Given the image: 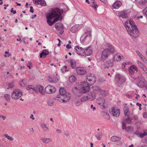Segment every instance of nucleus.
Returning a JSON list of instances; mask_svg holds the SVG:
<instances>
[{"instance_id": "obj_1", "label": "nucleus", "mask_w": 147, "mask_h": 147, "mask_svg": "<svg viewBox=\"0 0 147 147\" xmlns=\"http://www.w3.org/2000/svg\"><path fill=\"white\" fill-rule=\"evenodd\" d=\"M62 11L59 8L52 9L51 11L46 15L47 22L50 26L59 20Z\"/></svg>"}, {"instance_id": "obj_2", "label": "nucleus", "mask_w": 147, "mask_h": 147, "mask_svg": "<svg viewBox=\"0 0 147 147\" xmlns=\"http://www.w3.org/2000/svg\"><path fill=\"white\" fill-rule=\"evenodd\" d=\"M125 26L130 35L135 38L139 36V30L132 20H127L125 23Z\"/></svg>"}, {"instance_id": "obj_3", "label": "nucleus", "mask_w": 147, "mask_h": 147, "mask_svg": "<svg viewBox=\"0 0 147 147\" xmlns=\"http://www.w3.org/2000/svg\"><path fill=\"white\" fill-rule=\"evenodd\" d=\"M74 50L77 54L84 57L90 56L92 54L93 52L91 46H90L88 47H82L78 45L75 47Z\"/></svg>"}, {"instance_id": "obj_4", "label": "nucleus", "mask_w": 147, "mask_h": 147, "mask_svg": "<svg viewBox=\"0 0 147 147\" xmlns=\"http://www.w3.org/2000/svg\"><path fill=\"white\" fill-rule=\"evenodd\" d=\"M105 49L102 51L101 57L105 59L108 57L114 51V48L109 43H106L105 45Z\"/></svg>"}, {"instance_id": "obj_5", "label": "nucleus", "mask_w": 147, "mask_h": 147, "mask_svg": "<svg viewBox=\"0 0 147 147\" xmlns=\"http://www.w3.org/2000/svg\"><path fill=\"white\" fill-rule=\"evenodd\" d=\"M89 85V84L85 82H81L78 86L80 92L82 93H85L89 91L90 87Z\"/></svg>"}, {"instance_id": "obj_6", "label": "nucleus", "mask_w": 147, "mask_h": 147, "mask_svg": "<svg viewBox=\"0 0 147 147\" xmlns=\"http://www.w3.org/2000/svg\"><path fill=\"white\" fill-rule=\"evenodd\" d=\"M23 95L22 92L19 89L17 88L14 90L11 94V98L16 100L19 98Z\"/></svg>"}, {"instance_id": "obj_7", "label": "nucleus", "mask_w": 147, "mask_h": 147, "mask_svg": "<svg viewBox=\"0 0 147 147\" xmlns=\"http://www.w3.org/2000/svg\"><path fill=\"white\" fill-rule=\"evenodd\" d=\"M53 99L56 100L58 102H59L61 103H65L68 102L69 99V96H67L66 97H64V96L60 95H58L57 96L53 98Z\"/></svg>"}, {"instance_id": "obj_8", "label": "nucleus", "mask_w": 147, "mask_h": 147, "mask_svg": "<svg viewBox=\"0 0 147 147\" xmlns=\"http://www.w3.org/2000/svg\"><path fill=\"white\" fill-rule=\"evenodd\" d=\"M86 82L89 84H94L96 81V78L94 75L91 74H88L86 76Z\"/></svg>"}, {"instance_id": "obj_9", "label": "nucleus", "mask_w": 147, "mask_h": 147, "mask_svg": "<svg viewBox=\"0 0 147 147\" xmlns=\"http://www.w3.org/2000/svg\"><path fill=\"white\" fill-rule=\"evenodd\" d=\"M45 90L47 94H51L54 93L56 89L53 86L48 85L45 87Z\"/></svg>"}, {"instance_id": "obj_10", "label": "nucleus", "mask_w": 147, "mask_h": 147, "mask_svg": "<svg viewBox=\"0 0 147 147\" xmlns=\"http://www.w3.org/2000/svg\"><path fill=\"white\" fill-rule=\"evenodd\" d=\"M76 70L77 74L79 75H84L87 73L86 70L83 67H78L76 68Z\"/></svg>"}, {"instance_id": "obj_11", "label": "nucleus", "mask_w": 147, "mask_h": 147, "mask_svg": "<svg viewBox=\"0 0 147 147\" xmlns=\"http://www.w3.org/2000/svg\"><path fill=\"white\" fill-rule=\"evenodd\" d=\"M115 78L117 82L120 84L125 82L126 80L124 76L120 75L119 74L116 75Z\"/></svg>"}, {"instance_id": "obj_12", "label": "nucleus", "mask_w": 147, "mask_h": 147, "mask_svg": "<svg viewBox=\"0 0 147 147\" xmlns=\"http://www.w3.org/2000/svg\"><path fill=\"white\" fill-rule=\"evenodd\" d=\"M59 92L60 95L64 96L66 97L67 96H69V99H70L71 97V94L68 92H67L65 89L63 88H61L59 89Z\"/></svg>"}, {"instance_id": "obj_13", "label": "nucleus", "mask_w": 147, "mask_h": 147, "mask_svg": "<svg viewBox=\"0 0 147 147\" xmlns=\"http://www.w3.org/2000/svg\"><path fill=\"white\" fill-rule=\"evenodd\" d=\"M110 112L113 116L117 117H118L120 114V110L115 108H113L110 111Z\"/></svg>"}, {"instance_id": "obj_14", "label": "nucleus", "mask_w": 147, "mask_h": 147, "mask_svg": "<svg viewBox=\"0 0 147 147\" xmlns=\"http://www.w3.org/2000/svg\"><path fill=\"white\" fill-rule=\"evenodd\" d=\"M34 91L36 92H39L42 95L45 94L43 87L40 85L37 86L35 88Z\"/></svg>"}, {"instance_id": "obj_15", "label": "nucleus", "mask_w": 147, "mask_h": 147, "mask_svg": "<svg viewBox=\"0 0 147 147\" xmlns=\"http://www.w3.org/2000/svg\"><path fill=\"white\" fill-rule=\"evenodd\" d=\"M82 27V25L76 24L72 27L71 29V31L73 33L76 32L80 30Z\"/></svg>"}, {"instance_id": "obj_16", "label": "nucleus", "mask_w": 147, "mask_h": 147, "mask_svg": "<svg viewBox=\"0 0 147 147\" xmlns=\"http://www.w3.org/2000/svg\"><path fill=\"white\" fill-rule=\"evenodd\" d=\"M87 96L88 98V101H90L95 99L96 94L94 92H89Z\"/></svg>"}, {"instance_id": "obj_17", "label": "nucleus", "mask_w": 147, "mask_h": 147, "mask_svg": "<svg viewBox=\"0 0 147 147\" xmlns=\"http://www.w3.org/2000/svg\"><path fill=\"white\" fill-rule=\"evenodd\" d=\"M130 74L131 76L134 75L135 71L137 72L138 71L137 67L134 65L131 66L128 69Z\"/></svg>"}, {"instance_id": "obj_18", "label": "nucleus", "mask_w": 147, "mask_h": 147, "mask_svg": "<svg viewBox=\"0 0 147 147\" xmlns=\"http://www.w3.org/2000/svg\"><path fill=\"white\" fill-rule=\"evenodd\" d=\"M105 100L102 97L98 98L96 100V102L98 104L102 106L103 107L105 108Z\"/></svg>"}, {"instance_id": "obj_19", "label": "nucleus", "mask_w": 147, "mask_h": 147, "mask_svg": "<svg viewBox=\"0 0 147 147\" xmlns=\"http://www.w3.org/2000/svg\"><path fill=\"white\" fill-rule=\"evenodd\" d=\"M114 61L113 60H109L107 61L104 64L105 68H108L109 67H111L114 64Z\"/></svg>"}, {"instance_id": "obj_20", "label": "nucleus", "mask_w": 147, "mask_h": 147, "mask_svg": "<svg viewBox=\"0 0 147 147\" xmlns=\"http://www.w3.org/2000/svg\"><path fill=\"white\" fill-rule=\"evenodd\" d=\"M117 14L119 17L121 18H126L128 17V15L125 11H118Z\"/></svg>"}, {"instance_id": "obj_21", "label": "nucleus", "mask_w": 147, "mask_h": 147, "mask_svg": "<svg viewBox=\"0 0 147 147\" xmlns=\"http://www.w3.org/2000/svg\"><path fill=\"white\" fill-rule=\"evenodd\" d=\"M123 56L120 54H115L114 56V61H119L123 59Z\"/></svg>"}, {"instance_id": "obj_22", "label": "nucleus", "mask_w": 147, "mask_h": 147, "mask_svg": "<svg viewBox=\"0 0 147 147\" xmlns=\"http://www.w3.org/2000/svg\"><path fill=\"white\" fill-rule=\"evenodd\" d=\"M121 3L120 1H117L115 2L113 5V7L114 9H118L121 5Z\"/></svg>"}, {"instance_id": "obj_23", "label": "nucleus", "mask_w": 147, "mask_h": 147, "mask_svg": "<svg viewBox=\"0 0 147 147\" xmlns=\"http://www.w3.org/2000/svg\"><path fill=\"white\" fill-rule=\"evenodd\" d=\"M55 28L57 30H61L63 28V25L61 23H57L55 24Z\"/></svg>"}, {"instance_id": "obj_24", "label": "nucleus", "mask_w": 147, "mask_h": 147, "mask_svg": "<svg viewBox=\"0 0 147 147\" xmlns=\"http://www.w3.org/2000/svg\"><path fill=\"white\" fill-rule=\"evenodd\" d=\"M41 140L42 142L46 144H48V143L51 142L52 141V139L50 138H41Z\"/></svg>"}, {"instance_id": "obj_25", "label": "nucleus", "mask_w": 147, "mask_h": 147, "mask_svg": "<svg viewBox=\"0 0 147 147\" xmlns=\"http://www.w3.org/2000/svg\"><path fill=\"white\" fill-rule=\"evenodd\" d=\"M121 139V137H118L116 136H113L111 138V140L113 142H117L120 140Z\"/></svg>"}, {"instance_id": "obj_26", "label": "nucleus", "mask_w": 147, "mask_h": 147, "mask_svg": "<svg viewBox=\"0 0 147 147\" xmlns=\"http://www.w3.org/2000/svg\"><path fill=\"white\" fill-rule=\"evenodd\" d=\"M76 80V77L73 75L70 76L69 78V80L70 82H73Z\"/></svg>"}, {"instance_id": "obj_27", "label": "nucleus", "mask_w": 147, "mask_h": 147, "mask_svg": "<svg viewBox=\"0 0 147 147\" xmlns=\"http://www.w3.org/2000/svg\"><path fill=\"white\" fill-rule=\"evenodd\" d=\"M71 66L73 69L76 66V62L74 59H71L69 61Z\"/></svg>"}, {"instance_id": "obj_28", "label": "nucleus", "mask_w": 147, "mask_h": 147, "mask_svg": "<svg viewBox=\"0 0 147 147\" xmlns=\"http://www.w3.org/2000/svg\"><path fill=\"white\" fill-rule=\"evenodd\" d=\"M91 6L93 7L95 11L97 10V5L96 3H95L94 0L92 1L91 3Z\"/></svg>"}, {"instance_id": "obj_29", "label": "nucleus", "mask_w": 147, "mask_h": 147, "mask_svg": "<svg viewBox=\"0 0 147 147\" xmlns=\"http://www.w3.org/2000/svg\"><path fill=\"white\" fill-rule=\"evenodd\" d=\"M137 85L141 88H142L144 87L145 86V83L142 80L138 82L137 84Z\"/></svg>"}, {"instance_id": "obj_30", "label": "nucleus", "mask_w": 147, "mask_h": 147, "mask_svg": "<svg viewBox=\"0 0 147 147\" xmlns=\"http://www.w3.org/2000/svg\"><path fill=\"white\" fill-rule=\"evenodd\" d=\"M41 126L44 131H46L47 130H49V128L47 126L46 124L44 123H42L41 124Z\"/></svg>"}, {"instance_id": "obj_31", "label": "nucleus", "mask_w": 147, "mask_h": 147, "mask_svg": "<svg viewBox=\"0 0 147 147\" xmlns=\"http://www.w3.org/2000/svg\"><path fill=\"white\" fill-rule=\"evenodd\" d=\"M4 136L9 141H13L14 140V138L13 137L9 136L7 134H4Z\"/></svg>"}, {"instance_id": "obj_32", "label": "nucleus", "mask_w": 147, "mask_h": 147, "mask_svg": "<svg viewBox=\"0 0 147 147\" xmlns=\"http://www.w3.org/2000/svg\"><path fill=\"white\" fill-rule=\"evenodd\" d=\"M87 100H88V99L87 96H83L80 99V101L82 102H84Z\"/></svg>"}, {"instance_id": "obj_33", "label": "nucleus", "mask_w": 147, "mask_h": 147, "mask_svg": "<svg viewBox=\"0 0 147 147\" xmlns=\"http://www.w3.org/2000/svg\"><path fill=\"white\" fill-rule=\"evenodd\" d=\"M81 101H80L79 100H76L74 102V104L77 107L80 106L81 104Z\"/></svg>"}, {"instance_id": "obj_34", "label": "nucleus", "mask_w": 147, "mask_h": 147, "mask_svg": "<svg viewBox=\"0 0 147 147\" xmlns=\"http://www.w3.org/2000/svg\"><path fill=\"white\" fill-rule=\"evenodd\" d=\"M123 121H125V123H129L131 122V119L129 118L128 116H127L126 117V118L124 119Z\"/></svg>"}, {"instance_id": "obj_35", "label": "nucleus", "mask_w": 147, "mask_h": 147, "mask_svg": "<svg viewBox=\"0 0 147 147\" xmlns=\"http://www.w3.org/2000/svg\"><path fill=\"white\" fill-rule=\"evenodd\" d=\"M84 35L85 36V39H86L87 37H89V38H90L91 36V32L88 31L85 33Z\"/></svg>"}, {"instance_id": "obj_36", "label": "nucleus", "mask_w": 147, "mask_h": 147, "mask_svg": "<svg viewBox=\"0 0 147 147\" xmlns=\"http://www.w3.org/2000/svg\"><path fill=\"white\" fill-rule=\"evenodd\" d=\"M141 138H143L144 136L147 135V130H145L143 133H140L139 134Z\"/></svg>"}, {"instance_id": "obj_37", "label": "nucleus", "mask_w": 147, "mask_h": 147, "mask_svg": "<svg viewBox=\"0 0 147 147\" xmlns=\"http://www.w3.org/2000/svg\"><path fill=\"white\" fill-rule=\"evenodd\" d=\"M136 62L138 66L142 69L145 66L143 64L139 61L137 60Z\"/></svg>"}, {"instance_id": "obj_38", "label": "nucleus", "mask_w": 147, "mask_h": 147, "mask_svg": "<svg viewBox=\"0 0 147 147\" xmlns=\"http://www.w3.org/2000/svg\"><path fill=\"white\" fill-rule=\"evenodd\" d=\"M4 97L5 100L8 102L10 101V96L8 94H5L4 95Z\"/></svg>"}, {"instance_id": "obj_39", "label": "nucleus", "mask_w": 147, "mask_h": 147, "mask_svg": "<svg viewBox=\"0 0 147 147\" xmlns=\"http://www.w3.org/2000/svg\"><path fill=\"white\" fill-rule=\"evenodd\" d=\"M133 128L131 126H128L126 127V131L128 132H131L133 131Z\"/></svg>"}, {"instance_id": "obj_40", "label": "nucleus", "mask_w": 147, "mask_h": 147, "mask_svg": "<svg viewBox=\"0 0 147 147\" xmlns=\"http://www.w3.org/2000/svg\"><path fill=\"white\" fill-rule=\"evenodd\" d=\"M61 71L63 73H65L68 71L69 69L67 68L66 66H64L61 69Z\"/></svg>"}, {"instance_id": "obj_41", "label": "nucleus", "mask_w": 147, "mask_h": 147, "mask_svg": "<svg viewBox=\"0 0 147 147\" xmlns=\"http://www.w3.org/2000/svg\"><path fill=\"white\" fill-rule=\"evenodd\" d=\"M35 88L32 85H30L26 87V89L28 90L32 89L34 91Z\"/></svg>"}, {"instance_id": "obj_42", "label": "nucleus", "mask_w": 147, "mask_h": 147, "mask_svg": "<svg viewBox=\"0 0 147 147\" xmlns=\"http://www.w3.org/2000/svg\"><path fill=\"white\" fill-rule=\"evenodd\" d=\"M14 84L13 82H12L8 84L9 87L7 88V89H8L10 88H12L14 87Z\"/></svg>"}, {"instance_id": "obj_43", "label": "nucleus", "mask_w": 147, "mask_h": 147, "mask_svg": "<svg viewBox=\"0 0 147 147\" xmlns=\"http://www.w3.org/2000/svg\"><path fill=\"white\" fill-rule=\"evenodd\" d=\"M39 4L42 6H45L46 5V3L44 0H40Z\"/></svg>"}, {"instance_id": "obj_44", "label": "nucleus", "mask_w": 147, "mask_h": 147, "mask_svg": "<svg viewBox=\"0 0 147 147\" xmlns=\"http://www.w3.org/2000/svg\"><path fill=\"white\" fill-rule=\"evenodd\" d=\"M124 113L126 117L128 116L129 115V110L128 109H125Z\"/></svg>"}, {"instance_id": "obj_45", "label": "nucleus", "mask_w": 147, "mask_h": 147, "mask_svg": "<svg viewBox=\"0 0 147 147\" xmlns=\"http://www.w3.org/2000/svg\"><path fill=\"white\" fill-rule=\"evenodd\" d=\"M48 80L50 82L52 83H54L57 82L56 79H52L50 77L49 78Z\"/></svg>"}, {"instance_id": "obj_46", "label": "nucleus", "mask_w": 147, "mask_h": 147, "mask_svg": "<svg viewBox=\"0 0 147 147\" xmlns=\"http://www.w3.org/2000/svg\"><path fill=\"white\" fill-rule=\"evenodd\" d=\"M131 63L130 61L126 62H123L122 63V67L123 69H124L125 67V65H129Z\"/></svg>"}, {"instance_id": "obj_47", "label": "nucleus", "mask_w": 147, "mask_h": 147, "mask_svg": "<svg viewBox=\"0 0 147 147\" xmlns=\"http://www.w3.org/2000/svg\"><path fill=\"white\" fill-rule=\"evenodd\" d=\"M102 133H99L97 135H96V137L97 140H100L101 139L100 137L102 136Z\"/></svg>"}, {"instance_id": "obj_48", "label": "nucleus", "mask_w": 147, "mask_h": 147, "mask_svg": "<svg viewBox=\"0 0 147 147\" xmlns=\"http://www.w3.org/2000/svg\"><path fill=\"white\" fill-rule=\"evenodd\" d=\"M136 53L138 56L141 58L142 59V58L144 57L143 55L141 54L140 51H136Z\"/></svg>"}, {"instance_id": "obj_49", "label": "nucleus", "mask_w": 147, "mask_h": 147, "mask_svg": "<svg viewBox=\"0 0 147 147\" xmlns=\"http://www.w3.org/2000/svg\"><path fill=\"white\" fill-rule=\"evenodd\" d=\"M20 84L21 86H26V84L25 82H24V80H21L20 82Z\"/></svg>"}, {"instance_id": "obj_50", "label": "nucleus", "mask_w": 147, "mask_h": 147, "mask_svg": "<svg viewBox=\"0 0 147 147\" xmlns=\"http://www.w3.org/2000/svg\"><path fill=\"white\" fill-rule=\"evenodd\" d=\"M147 0H140V3L141 5H143L145 4Z\"/></svg>"}, {"instance_id": "obj_51", "label": "nucleus", "mask_w": 147, "mask_h": 147, "mask_svg": "<svg viewBox=\"0 0 147 147\" xmlns=\"http://www.w3.org/2000/svg\"><path fill=\"white\" fill-rule=\"evenodd\" d=\"M125 124L126 123H125V122H123V123H122V128L123 129H126V126L125 125Z\"/></svg>"}, {"instance_id": "obj_52", "label": "nucleus", "mask_w": 147, "mask_h": 147, "mask_svg": "<svg viewBox=\"0 0 147 147\" xmlns=\"http://www.w3.org/2000/svg\"><path fill=\"white\" fill-rule=\"evenodd\" d=\"M5 53L6 54H8V55H4V56L5 57H9L11 56V55L10 54H9V52L8 51H5Z\"/></svg>"}, {"instance_id": "obj_53", "label": "nucleus", "mask_w": 147, "mask_h": 147, "mask_svg": "<svg viewBox=\"0 0 147 147\" xmlns=\"http://www.w3.org/2000/svg\"><path fill=\"white\" fill-rule=\"evenodd\" d=\"M27 67L30 69L32 67V63L30 62H29L27 64Z\"/></svg>"}, {"instance_id": "obj_54", "label": "nucleus", "mask_w": 147, "mask_h": 147, "mask_svg": "<svg viewBox=\"0 0 147 147\" xmlns=\"http://www.w3.org/2000/svg\"><path fill=\"white\" fill-rule=\"evenodd\" d=\"M47 55H45V53H43L42 52L40 54V57L41 58H44L46 57Z\"/></svg>"}, {"instance_id": "obj_55", "label": "nucleus", "mask_w": 147, "mask_h": 147, "mask_svg": "<svg viewBox=\"0 0 147 147\" xmlns=\"http://www.w3.org/2000/svg\"><path fill=\"white\" fill-rule=\"evenodd\" d=\"M40 0H33L34 3L37 5L39 4V2H40Z\"/></svg>"}, {"instance_id": "obj_56", "label": "nucleus", "mask_w": 147, "mask_h": 147, "mask_svg": "<svg viewBox=\"0 0 147 147\" xmlns=\"http://www.w3.org/2000/svg\"><path fill=\"white\" fill-rule=\"evenodd\" d=\"M143 12L147 16V7L144 9Z\"/></svg>"}, {"instance_id": "obj_57", "label": "nucleus", "mask_w": 147, "mask_h": 147, "mask_svg": "<svg viewBox=\"0 0 147 147\" xmlns=\"http://www.w3.org/2000/svg\"><path fill=\"white\" fill-rule=\"evenodd\" d=\"M116 144L117 145L121 146L122 144V143L119 140L118 141L116 142Z\"/></svg>"}, {"instance_id": "obj_58", "label": "nucleus", "mask_w": 147, "mask_h": 147, "mask_svg": "<svg viewBox=\"0 0 147 147\" xmlns=\"http://www.w3.org/2000/svg\"><path fill=\"white\" fill-rule=\"evenodd\" d=\"M48 105L50 106H52L53 104V102L51 101H49L48 102Z\"/></svg>"}, {"instance_id": "obj_59", "label": "nucleus", "mask_w": 147, "mask_h": 147, "mask_svg": "<svg viewBox=\"0 0 147 147\" xmlns=\"http://www.w3.org/2000/svg\"><path fill=\"white\" fill-rule=\"evenodd\" d=\"M143 117L145 118H147V113L146 112H144L143 114Z\"/></svg>"}, {"instance_id": "obj_60", "label": "nucleus", "mask_w": 147, "mask_h": 147, "mask_svg": "<svg viewBox=\"0 0 147 147\" xmlns=\"http://www.w3.org/2000/svg\"><path fill=\"white\" fill-rule=\"evenodd\" d=\"M42 52L43 53L47 55H48L49 54V52L48 51L46 50H43Z\"/></svg>"}, {"instance_id": "obj_61", "label": "nucleus", "mask_w": 147, "mask_h": 147, "mask_svg": "<svg viewBox=\"0 0 147 147\" xmlns=\"http://www.w3.org/2000/svg\"><path fill=\"white\" fill-rule=\"evenodd\" d=\"M11 13H13L14 14H16V10H13V8H12L11 9Z\"/></svg>"}, {"instance_id": "obj_62", "label": "nucleus", "mask_w": 147, "mask_h": 147, "mask_svg": "<svg viewBox=\"0 0 147 147\" xmlns=\"http://www.w3.org/2000/svg\"><path fill=\"white\" fill-rule=\"evenodd\" d=\"M65 135L67 136H68L69 134V132L67 131H64Z\"/></svg>"}, {"instance_id": "obj_63", "label": "nucleus", "mask_w": 147, "mask_h": 147, "mask_svg": "<svg viewBox=\"0 0 147 147\" xmlns=\"http://www.w3.org/2000/svg\"><path fill=\"white\" fill-rule=\"evenodd\" d=\"M142 69L147 74V68L145 66Z\"/></svg>"}, {"instance_id": "obj_64", "label": "nucleus", "mask_w": 147, "mask_h": 147, "mask_svg": "<svg viewBox=\"0 0 147 147\" xmlns=\"http://www.w3.org/2000/svg\"><path fill=\"white\" fill-rule=\"evenodd\" d=\"M142 60H143V61L145 63H146L147 64V59L144 57L142 59H141Z\"/></svg>"}]
</instances>
